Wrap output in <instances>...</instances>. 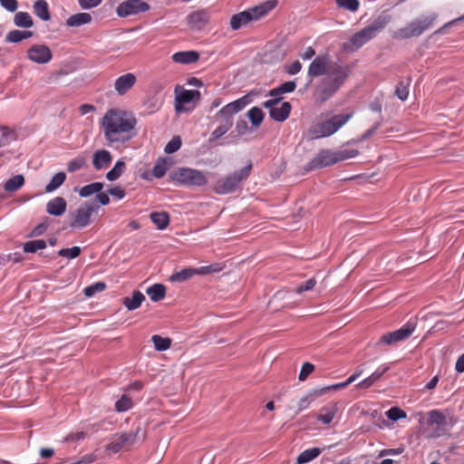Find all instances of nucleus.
<instances>
[{"instance_id": "obj_55", "label": "nucleus", "mask_w": 464, "mask_h": 464, "mask_svg": "<svg viewBox=\"0 0 464 464\" xmlns=\"http://www.w3.org/2000/svg\"><path fill=\"white\" fill-rule=\"evenodd\" d=\"M316 285V280L314 278H310L308 280H306L305 282L300 284L296 288H295V293L296 294H302L304 292H306V291H311Z\"/></svg>"}, {"instance_id": "obj_59", "label": "nucleus", "mask_w": 464, "mask_h": 464, "mask_svg": "<svg viewBox=\"0 0 464 464\" xmlns=\"http://www.w3.org/2000/svg\"><path fill=\"white\" fill-rule=\"evenodd\" d=\"M314 395H312V393H309L305 396H304L303 398H301L298 401V404H297V407H298V411H302L305 409H307L310 404L312 403V401H314Z\"/></svg>"}, {"instance_id": "obj_8", "label": "nucleus", "mask_w": 464, "mask_h": 464, "mask_svg": "<svg viewBox=\"0 0 464 464\" xmlns=\"http://www.w3.org/2000/svg\"><path fill=\"white\" fill-rule=\"evenodd\" d=\"M141 428L137 426L135 430L115 434L105 449L111 453H118L121 450H129L140 440Z\"/></svg>"}, {"instance_id": "obj_48", "label": "nucleus", "mask_w": 464, "mask_h": 464, "mask_svg": "<svg viewBox=\"0 0 464 464\" xmlns=\"http://www.w3.org/2000/svg\"><path fill=\"white\" fill-rule=\"evenodd\" d=\"M387 418L392 421L406 418V412L399 407H392L386 411Z\"/></svg>"}, {"instance_id": "obj_49", "label": "nucleus", "mask_w": 464, "mask_h": 464, "mask_svg": "<svg viewBox=\"0 0 464 464\" xmlns=\"http://www.w3.org/2000/svg\"><path fill=\"white\" fill-rule=\"evenodd\" d=\"M81 254V248L79 246H72L70 248H62L58 251V255L68 259H74Z\"/></svg>"}, {"instance_id": "obj_18", "label": "nucleus", "mask_w": 464, "mask_h": 464, "mask_svg": "<svg viewBox=\"0 0 464 464\" xmlns=\"http://www.w3.org/2000/svg\"><path fill=\"white\" fill-rule=\"evenodd\" d=\"M304 135L306 139L311 140L332 136L326 121L313 123Z\"/></svg>"}, {"instance_id": "obj_46", "label": "nucleus", "mask_w": 464, "mask_h": 464, "mask_svg": "<svg viewBox=\"0 0 464 464\" xmlns=\"http://www.w3.org/2000/svg\"><path fill=\"white\" fill-rule=\"evenodd\" d=\"M232 127V123H229L228 121L227 122H223L218 126L217 127L213 132L211 133V138H210V140H216L219 138H221L224 134H226Z\"/></svg>"}, {"instance_id": "obj_61", "label": "nucleus", "mask_w": 464, "mask_h": 464, "mask_svg": "<svg viewBox=\"0 0 464 464\" xmlns=\"http://www.w3.org/2000/svg\"><path fill=\"white\" fill-rule=\"evenodd\" d=\"M102 0H78L79 5L82 9H92L102 4Z\"/></svg>"}, {"instance_id": "obj_34", "label": "nucleus", "mask_w": 464, "mask_h": 464, "mask_svg": "<svg viewBox=\"0 0 464 464\" xmlns=\"http://www.w3.org/2000/svg\"><path fill=\"white\" fill-rule=\"evenodd\" d=\"M151 221L156 225V227L163 230L165 229L169 223V216L167 212H152L150 214Z\"/></svg>"}, {"instance_id": "obj_23", "label": "nucleus", "mask_w": 464, "mask_h": 464, "mask_svg": "<svg viewBox=\"0 0 464 464\" xmlns=\"http://www.w3.org/2000/svg\"><path fill=\"white\" fill-rule=\"evenodd\" d=\"M66 207V200L62 197H56L48 201L46 204V211L52 216L59 217L65 212Z\"/></svg>"}, {"instance_id": "obj_50", "label": "nucleus", "mask_w": 464, "mask_h": 464, "mask_svg": "<svg viewBox=\"0 0 464 464\" xmlns=\"http://www.w3.org/2000/svg\"><path fill=\"white\" fill-rule=\"evenodd\" d=\"M335 151H336L338 162L355 158L359 155V150H354V149H353V150L345 149V150H335Z\"/></svg>"}, {"instance_id": "obj_10", "label": "nucleus", "mask_w": 464, "mask_h": 464, "mask_svg": "<svg viewBox=\"0 0 464 464\" xmlns=\"http://www.w3.org/2000/svg\"><path fill=\"white\" fill-rule=\"evenodd\" d=\"M249 102L247 96L241 97L227 105L218 111L215 119L218 121L229 122L233 124L232 118L238 111L243 110Z\"/></svg>"}, {"instance_id": "obj_7", "label": "nucleus", "mask_w": 464, "mask_h": 464, "mask_svg": "<svg viewBox=\"0 0 464 464\" xmlns=\"http://www.w3.org/2000/svg\"><path fill=\"white\" fill-rule=\"evenodd\" d=\"M171 180L186 187H202L208 183L205 173L192 168H179L170 174Z\"/></svg>"}, {"instance_id": "obj_26", "label": "nucleus", "mask_w": 464, "mask_h": 464, "mask_svg": "<svg viewBox=\"0 0 464 464\" xmlns=\"http://www.w3.org/2000/svg\"><path fill=\"white\" fill-rule=\"evenodd\" d=\"M251 22L252 20L250 14L246 10H245L238 14H233L230 18L229 24L232 30L237 31L241 27L247 25Z\"/></svg>"}, {"instance_id": "obj_24", "label": "nucleus", "mask_w": 464, "mask_h": 464, "mask_svg": "<svg viewBox=\"0 0 464 464\" xmlns=\"http://www.w3.org/2000/svg\"><path fill=\"white\" fill-rule=\"evenodd\" d=\"M337 411V403L324 406L321 408L320 413L317 415V420L323 424H330L334 420Z\"/></svg>"}, {"instance_id": "obj_41", "label": "nucleus", "mask_w": 464, "mask_h": 464, "mask_svg": "<svg viewBox=\"0 0 464 464\" xmlns=\"http://www.w3.org/2000/svg\"><path fill=\"white\" fill-rule=\"evenodd\" d=\"M125 169V162L121 160H118L113 168L106 174V179L110 181L118 179Z\"/></svg>"}, {"instance_id": "obj_44", "label": "nucleus", "mask_w": 464, "mask_h": 464, "mask_svg": "<svg viewBox=\"0 0 464 464\" xmlns=\"http://www.w3.org/2000/svg\"><path fill=\"white\" fill-rule=\"evenodd\" d=\"M247 116L251 123L256 127L259 126L264 120V112L258 107L251 108L247 112Z\"/></svg>"}, {"instance_id": "obj_43", "label": "nucleus", "mask_w": 464, "mask_h": 464, "mask_svg": "<svg viewBox=\"0 0 464 464\" xmlns=\"http://www.w3.org/2000/svg\"><path fill=\"white\" fill-rule=\"evenodd\" d=\"M169 163L167 159H160L156 161L152 174L155 178H162L169 169Z\"/></svg>"}, {"instance_id": "obj_52", "label": "nucleus", "mask_w": 464, "mask_h": 464, "mask_svg": "<svg viewBox=\"0 0 464 464\" xmlns=\"http://www.w3.org/2000/svg\"><path fill=\"white\" fill-rule=\"evenodd\" d=\"M409 82H400L395 90V95L401 100L405 101L409 95Z\"/></svg>"}, {"instance_id": "obj_54", "label": "nucleus", "mask_w": 464, "mask_h": 464, "mask_svg": "<svg viewBox=\"0 0 464 464\" xmlns=\"http://www.w3.org/2000/svg\"><path fill=\"white\" fill-rule=\"evenodd\" d=\"M336 4L339 7L351 12H356L359 8L358 0H336Z\"/></svg>"}, {"instance_id": "obj_14", "label": "nucleus", "mask_w": 464, "mask_h": 464, "mask_svg": "<svg viewBox=\"0 0 464 464\" xmlns=\"http://www.w3.org/2000/svg\"><path fill=\"white\" fill-rule=\"evenodd\" d=\"M26 56L33 63L45 64L52 60L53 53L45 44H34L27 50Z\"/></svg>"}, {"instance_id": "obj_15", "label": "nucleus", "mask_w": 464, "mask_h": 464, "mask_svg": "<svg viewBox=\"0 0 464 464\" xmlns=\"http://www.w3.org/2000/svg\"><path fill=\"white\" fill-rule=\"evenodd\" d=\"M415 330V326L411 324H406L401 328L384 334L380 342L385 344H392L400 341H403L408 338Z\"/></svg>"}, {"instance_id": "obj_1", "label": "nucleus", "mask_w": 464, "mask_h": 464, "mask_svg": "<svg viewBox=\"0 0 464 464\" xmlns=\"http://www.w3.org/2000/svg\"><path fill=\"white\" fill-rule=\"evenodd\" d=\"M350 73V67L339 60H333L329 54L317 55L307 71L311 79L324 76L314 92L315 102L323 103L331 99L344 84Z\"/></svg>"}, {"instance_id": "obj_22", "label": "nucleus", "mask_w": 464, "mask_h": 464, "mask_svg": "<svg viewBox=\"0 0 464 464\" xmlns=\"http://www.w3.org/2000/svg\"><path fill=\"white\" fill-rule=\"evenodd\" d=\"M112 160L111 152L107 150H99L93 153L92 165L96 170L105 169Z\"/></svg>"}, {"instance_id": "obj_56", "label": "nucleus", "mask_w": 464, "mask_h": 464, "mask_svg": "<svg viewBox=\"0 0 464 464\" xmlns=\"http://www.w3.org/2000/svg\"><path fill=\"white\" fill-rule=\"evenodd\" d=\"M302 70V63L299 61H295L291 63L285 65V72L289 75H295Z\"/></svg>"}, {"instance_id": "obj_31", "label": "nucleus", "mask_w": 464, "mask_h": 464, "mask_svg": "<svg viewBox=\"0 0 464 464\" xmlns=\"http://www.w3.org/2000/svg\"><path fill=\"white\" fill-rule=\"evenodd\" d=\"M24 185V178L22 174H17L8 179L4 184V189L8 192H15Z\"/></svg>"}, {"instance_id": "obj_9", "label": "nucleus", "mask_w": 464, "mask_h": 464, "mask_svg": "<svg viewBox=\"0 0 464 464\" xmlns=\"http://www.w3.org/2000/svg\"><path fill=\"white\" fill-rule=\"evenodd\" d=\"M282 98H274L264 102L263 106L269 110L270 117L276 121L282 122L285 121L291 111V104L288 102H284L278 106Z\"/></svg>"}, {"instance_id": "obj_35", "label": "nucleus", "mask_w": 464, "mask_h": 464, "mask_svg": "<svg viewBox=\"0 0 464 464\" xmlns=\"http://www.w3.org/2000/svg\"><path fill=\"white\" fill-rule=\"evenodd\" d=\"M321 453L319 448H311L299 454L296 459L297 464H305L316 459Z\"/></svg>"}, {"instance_id": "obj_33", "label": "nucleus", "mask_w": 464, "mask_h": 464, "mask_svg": "<svg viewBox=\"0 0 464 464\" xmlns=\"http://www.w3.org/2000/svg\"><path fill=\"white\" fill-rule=\"evenodd\" d=\"M14 24L17 27L30 28L34 25V21L29 13L17 12L14 16Z\"/></svg>"}, {"instance_id": "obj_57", "label": "nucleus", "mask_w": 464, "mask_h": 464, "mask_svg": "<svg viewBox=\"0 0 464 464\" xmlns=\"http://www.w3.org/2000/svg\"><path fill=\"white\" fill-rule=\"evenodd\" d=\"M314 370V366L310 362H304L299 372L298 379L299 381H304Z\"/></svg>"}, {"instance_id": "obj_53", "label": "nucleus", "mask_w": 464, "mask_h": 464, "mask_svg": "<svg viewBox=\"0 0 464 464\" xmlns=\"http://www.w3.org/2000/svg\"><path fill=\"white\" fill-rule=\"evenodd\" d=\"M106 288L103 282H97L84 288V295L88 297L93 296L97 292H102Z\"/></svg>"}, {"instance_id": "obj_17", "label": "nucleus", "mask_w": 464, "mask_h": 464, "mask_svg": "<svg viewBox=\"0 0 464 464\" xmlns=\"http://www.w3.org/2000/svg\"><path fill=\"white\" fill-rule=\"evenodd\" d=\"M278 4L277 0H266L260 5L246 9L252 21H257L275 9Z\"/></svg>"}, {"instance_id": "obj_25", "label": "nucleus", "mask_w": 464, "mask_h": 464, "mask_svg": "<svg viewBox=\"0 0 464 464\" xmlns=\"http://www.w3.org/2000/svg\"><path fill=\"white\" fill-rule=\"evenodd\" d=\"M144 300L145 295L140 291L135 290L132 292L131 296L123 298L122 304L128 311H134L141 305Z\"/></svg>"}, {"instance_id": "obj_42", "label": "nucleus", "mask_w": 464, "mask_h": 464, "mask_svg": "<svg viewBox=\"0 0 464 464\" xmlns=\"http://www.w3.org/2000/svg\"><path fill=\"white\" fill-rule=\"evenodd\" d=\"M46 247V242L44 239H36L27 241L23 246L24 253H35L38 250L44 249Z\"/></svg>"}, {"instance_id": "obj_45", "label": "nucleus", "mask_w": 464, "mask_h": 464, "mask_svg": "<svg viewBox=\"0 0 464 464\" xmlns=\"http://www.w3.org/2000/svg\"><path fill=\"white\" fill-rule=\"evenodd\" d=\"M86 164L85 158L82 156L76 157L71 160L67 164V169L69 172H75L84 167Z\"/></svg>"}, {"instance_id": "obj_60", "label": "nucleus", "mask_w": 464, "mask_h": 464, "mask_svg": "<svg viewBox=\"0 0 464 464\" xmlns=\"http://www.w3.org/2000/svg\"><path fill=\"white\" fill-rule=\"evenodd\" d=\"M1 6L10 13H14L18 8L17 0H0Z\"/></svg>"}, {"instance_id": "obj_3", "label": "nucleus", "mask_w": 464, "mask_h": 464, "mask_svg": "<svg viewBox=\"0 0 464 464\" xmlns=\"http://www.w3.org/2000/svg\"><path fill=\"white\" fill-rule=\"evenodd\" d=\"M426 425L423 434L427 439H438L450 434L455 424L453 417L440 410H431L427 412Z\"/></svg>"}, {"instance_id": "obj_29", "label": "nucleus", "mask_w": 464, "mask_h": 464, "mask_svg": "<svg viewBox=\"0 0 464 464\" xmlns=\"http://www.w3.org/2000/svg\"><path fill=\"white\" fill-rule=\"evenodd\" d=\"M92 15L88 13H78L71 15L66 20V25L69 27H78L91 23Z\"/></svg>"}, {"instance_id": "obj_11", "label": "nucleus", "mask_w": 464, "mask_h": 464, "mask_svg": "<svg viewBox=\"0 0 464 464\" xmlns=\"http://www.w3.org/2000/svg\"><path fill=\"white\" fill-rule=\"evenodd\" d=\"M336 151L332 150H321L306 165L307 170L323 169L337 163Z\"/></svg>"}, {"instance_id": "obj_38", "label": "nucleus", "mask_w": 464, "mask_h": 464, "mask_svg": "<svg viewBox=\"0 0 464 464\" xmlns=\"http://www.w3.org/2000/svg\"><path fill=\"white\" fill-rule=\"evenodd\" d=\"M103 188V183L102 182H92L91 184L85 185L79 189V195L82 198H88L93 194H98V192L102 191Z\"/></svg>"}, {"instance_id": "obj_58", "label": "nucleus", "mask_w": 464, "mask_h": 464, "mask_svg": "<svg viewBox=\"0 0 464 464\" xmlns=\"http://www.w3.org/2000/svg\"><path fill=\"white\" fill-rule=\"evenodd\" d=\"M48 226L49 224L46 221L38 224L32 229V231L29 234V237H34L44 235L47 230Z\"/></svg>"}, {"instance_id": "obj_2", "label": "nucleus", "mask_w": 464, "mask_h": 464, "mask_svg": "<svg viewBox=\"0 0 464 464\" xmlns=\"http://www.w3.org/2000/svg\"><path fill=\"white\" fill-rule=\"evenodd\" d=\"M137 120L125 111L109 110L102 119L101 126L109 145L122 144L135 136Z\"/></svg>"}, {"instance_id": "obj_37", "label": "nucleus", "mask_w": 464, "mask_h": 464, "mask_svg": "<svg viewBox=\"0 0 464 464\" xmlns=\"http://www.w3.org/2000/svg\"><path fill=\"white\" fill-rule=\"evenodd\" d=\"M66 179V174L63 171L57 172L45 186V192L51 193L60 188Z\"/></svg>"}, {"instance_id": "obj_4", "label": "nucleus", "mask_w": 464, "mask_h": 464, "mask_svg": "<svg viewBox=\"0 0 464 464\" xmlns=\"http://www.w3.org/2000/svg\"><path fill=\"white\" fill-rule=\"evenodd\" d=\"M390 20L389 15L379 16L371 24L353 34L349 41L344 44L343 48L347 51L358 50L373 39L389 24Z\"/></svg>"}, {"instance_id": "obj_63", "label": "nucleus", "mask_w": 464, "mask_h": 464, "mask_svg": "<svg viewBox=\"0 0 464 464\" xmlns=\"http://www.w3.org/2000/svg\"><path fill=\"white\" fill-rule=\"evenodd\" d=\"M108 193L116 198L117 199H122L125 197L124 190L120 187H113L109 189Z\"/></svg>"}, {"instance_id": "obj_30", "label": "nucleus", "mask_w": 464, "mask_h": 464, "mask_svg": "<svg viewBox=\"0 0 464 464\" xmlns=\"http://www.w3.org/2000/svg\"><path fill=\"white\" fill-rule=\"evenodd\" d=\"M296 88V83L295 81H288L276 88H274L269 91L268 96L274 98H281V95L284 93L293 92Z\"/></svg>"}, {"instance_id": "obj_62", "label": "nucleus", "mask_w": 464, "mask_h": 464, "mask_svg": "<svg viewBox=\"0 0 464 464\" xmlns=\"http://www.w3.org/2000/svg\"><path fill=\"white\" fill-rule=\"evenodd\" d=\"M389 370V366L386 364L380 365L370 376L375 382L381 379V377Z\"/></svg>"}, {"instance_id": "obj_40", "label": "nucleus", "mask_w": 464, "mask_h": 464, "mask_svg": "<svg viewBox=\"0 0 464 464\" xmlns=\"http://www.w3.org/2000/svg\"><path fill=\"white\" fill-rule=\"evenodd\" d=\"M151 341L154 344V348L158 352L167 351L171 345V340L168 337H162L158 334H154L151 337Z\"/></svg>"}, {"instance_id": "obj_64", "label": "nucleus", "mask_w": 464, "mask_h": 464, "mask_svg": "<svg viewBox=\"0 0 464 464\" xmlns=\"http://www.w3.org/2000/svg\"><path fill=\"white\" fill-rule=\"evenodd\" d=\"M381 123L376 122L372 128H370L368 130H366L361 137V140H365L369 139L371 136H372L380 128Z\"/></svg>"}, {"instance_id": "obj_19", "label": "nucleus", "mask_w": 464, "mask_h": 464, "mask_svg": "<svg viewBox=\"0 0 464 464\" xmlns=\"http://www.w3.org/2000/svg\"><path fill=\"white\" fill-rule=\"evenodd\" d=\"M209 14L206 10H198L189 14L187 17L188 25L197 30L202 29L208 22Z\"/></svg>"}, {"instance_id": "obj_6", "label": "nucleus", "mask_w": 464, "mask_h": 464, "mask_svg": "<svg viewBox=\"0 0 464 464\" xmlns=\"http://www.w3.org/2000/svg\"><path fill=\"white\" fill-rule=\"evenodd\" d=\"M437 16L438 15L435 13H431L428 15H422L411 21L404 27L395 31L393 34V38L407 39L419 36L430 27V25L437 19Z\"/></svg>"}, {"instance_id": "obj_13", "label": "nucleus", "mask_w": 464, "mask_h": 464, "mask_svg": "<svg viewBox=\"0 0 464 464\" xmlns=\"http://www.w3.org/2000/svg\"><path fill=\"white\" fill-rule=\"evenodd\" d=\"M94 210V207L91 204L85 203L76 209L70 227L80 229L86 227L92 221V215Z\"/></svg>"}, {"instance_id": "obj_5", "label": "nucleus", "mask_w": 464, "mask_h": 464, "mask_svg": "<svg viewBox=\"0 0 464 464\" xmlns=\"http://www.w3.org/2000/svg\"><path fill=\"white\" fill-rule=\"evenodd\" d=\"M252 169V163L249 161L244 168L237 171H234L226 177L217 180L214 185V191L217 194L226 195L236 191L239 184L246 179L250 175Z\"/></svg>"}, {"instance_id": "obj_12", "label": "nucleus", "mask_w": 464, "mask_h": 464, "mask_svg": "<svg viewBox=\"0 0 464 464\" xmlns=\"http://www.w3.org/2000/svg\"><path fill=\"white\" fill-rule=\"evenodd\" d=\"M148 10H150V5L143 0H125L117 6L116 14L123 18L144 13Z\"/></svg>"}, {"instance_id": "obj_20", "label": "nucleus", "mask_w": 464, "mask_h": 464, "mask_svg": "<svg viewBox=\"0 0 464 464\" xmlns=\"http://www.w3.org/2000/svg\"><path fill=\"white\" fill-rule=\"evenodd\" d=\"M196 96H199V92L197 90H186L182 89L179 92H176V105L175 109L177 112L184 111L182 104L188 103L194 100Z\"/></svg>"}, {"instance_id": "obj_27", "label": "nucleus", "mask_w": 464, "mask_h": 464, "mask_svg": "<svg viewBox=\"0 0 464 464\" xmlns=\"http://www.w3.org/2000/svg\"><path fill=\"white\" fill-rule=\"evenodd\" d=\"M199 59V55L195 51L178 52L172 55V60L180 64H189L196 63Z\"/></svg>"}, {"instance_id": "obj_39", "label": "nucleus", "mask_w": 464, "mask_h": 464, "mask_svg": "<svg viewBox=\"0 0 464 464\" xmlns=\"http://www.w3.org/2000/svg\"><path fill=\"white\" fill-rule=\"evenodd\" d=\"M195 276V268L187 267L180 271L175 272L169 277L171 282H184Z\"/></svg>"}, {"instance_id": "obj_51", "label": "nucleus", "mask_w": 464, "mask_h": 464, "mask_svg": "<svg viewBox=\"0 0 464 464\" xmlns=\"http://www.w3.org/2000/svg\"><path fill=\"white\" fill-rule=\"evenodd\" d=\"M181 143L180 137L175 136L166 144L164 151L168 154L174 153L180 149Z\"/></svg>"}, {"instance_id": "obj_21", "label": "nucleus", "mask_w": 464, "mask_h": 464, "mask_svg": "<svg viewBox=\"0 0 464 464\" xmlns=\"http://www.w3.org/2000/svg\"><path fill=\"white\" fill-rule=\"evenodd\" d=\"M353 117V113L336 114L326 120L328 129H330L331 135L337 132L343 126H344Z\"/></svg>"}, {"instance_id": "obj_32", "label": "nucleus", "mask_w": 464, "mask_h": 464, "mask_svg": "<svg viewBox=\"0 0 464 464\" xmlns=\"http://www.w3.org/2000/svg\"><path fill=\"white\" fill-rule=\"evenodd\" d=\"M146 294L151 301L159 302L165 297L166 287L162 284H154L147 288Z\"/></svg>"}, {"instance_id": "obj_16", "label": "nucleus", "mask_w": 464, "mask_h": 464, "mask_svg": "<svg viewBox=\"0 0 464 464\" xmlns=\"http://www.w3.org/2000/svg\"><path fill=\"white\" fill-rule=\"evenodd\" d=\"M136 82L137 77L134 73H124L116 78L114 82V92L117 95L123 96L134 87Z\"/></svg>"}, {"instance_id": "obj_36", "label": "nucleus", "mask_w": 464, "mask_h": 464, "mask_svg": "<svg viewBox=\"0 0 464 464\" xmlns=\"http://www.w3.org/2000/svg\"><path fill=\"white\" fill-rule=\"evenodd\" d=\"M32 36L33 32L31 31L12 30L6 34L5 41L8 43H19Z\"/></svg>"}, {"instance_id": "obj_47", "label": "nucleus", "mask_w": 464, "mask_h": 464, "mask_svg": "<svg viewBox=\"0 0 464 464\" xmlns=\"http://www.w3.org/2000/svg\"><path fill=\"white\" fill-rule=\"evenodd\" d=\"M132 407V401L130 398L127 395H122L121 399H119L115 402V409L119 412H123L130 410Z\"/></svg>"}, {"instance_id": "obj_28", "label": "nucleus", "mask_w": 464, "mask_h": 464, "mask_svg": "<svg viewBox=\"0 0 464 464\" xmlns=\"http://www.w3.org/2000/svg\"><path fill=\"white\" fill-rule=\"evenodd\" d=\"M33 9L34 14L42 21L47 22L51 19L49 5L46 0H36Z\"/></svg>"}]
</instances>
